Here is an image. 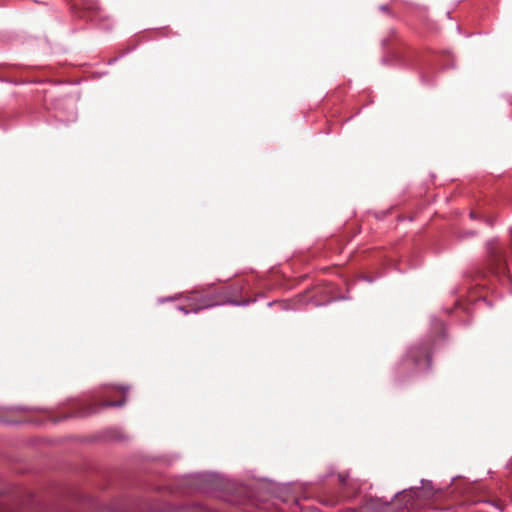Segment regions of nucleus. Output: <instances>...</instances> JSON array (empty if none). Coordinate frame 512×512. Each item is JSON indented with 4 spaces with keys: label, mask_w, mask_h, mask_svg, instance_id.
I'll list each match as a JSON object with an SVG mask.
<instances>
[{
    "label": "nucleus",
    "mask_w": 512,
    "mask_h": 512,
    "mask_svg": "<svg viewBox=\"0 0 512 512\" xmlns=\"http://www.w3.org/2000/svg\"><path fill=\"white\" fill-rule=\"evenodd\" d=\"M124 403H125L124 398L120 401L105 400L99 404L94 401H91V400L76 401L72 404V411L69 414L65 415L63 418L83 417V416H87V415L95 413L98 410V406H102V407L122 406Z\"/></svg>",
    "instance_id": "f257e3e1"
},
{
    "label": "nucleus",
    "mask_w": 512,
    "mask_h": 512,
    "mask_svg": "<svg viewBox=\"0 0 512 512\" xmlns=\"http://www.w3.org/2000/svg\"><path fill=\"white\" fill-rule=\"evenodd\" d=\"M489 268L492 273L497 275L505 274L506 264L503 258L502 248L496 241H490L487 244Z\"/></svg>",
    "instance_id": "f03ea898"
},
{
    "label": "nucleus",
    "mask_w": 512,
    "mask_h": 512,
    "mask_svg": "<svg viewBox=\"0 0 512 512\" xmlns=\"http://www.w3.org/2000/svg\"><path fill=\"white\" fill-rule=\"evenodd\" d=\"M410 358L419 368H429L431 356L427 345L415 347L410 351Z\"/></svg>",
    "instance_id": "7ed1b4c3"
},
{
    "label": "nucleus",
    "mask_w": 512,
    "mask_h": 512,
    "mask_svg": "<svg viewBox=\"0 0 512 512\" xmlns=\"http://www.w3.org/2000/svg\"><path fill=\"white\" fill-rule=\"evenodd\" d=\"M212 305H213V303H212V302H210V301H205V303H203V304H202V305H200L199 307H197V308L193 309V311H194V312H197V311H198V310H200V309L207 308V307H210V306H212Z\"/></svg>",
    "instance_id": "20e7f679"
},
{
    "label": "nucleus",
    "mask_w": 512,
    "mask_h": 512,
    "mask_svg": "<svg viewBox=\"0 0 512 512\" xmlns=\"http://www.w3.org/2000/svg\"><path fill=\"white\" fill-rule=\"evenodd\" d=\"M470 216H471V218H473V219H475V218L477 217V216H476V213H475V212H473V211L470 213Z\"/></svg>",
    "instance_id": "39448f33"
},
{
    "label": "nucleus",
    "mask_w": 512,
    "mask_h": 512,
    "mask_svg": "<svg viewBox=\"0 0 512 512\" xmlns=\"http://www.w3.org/2000/svg\"><path fill=\"white\" fill-rule=\"evenodd\" d=\"M120 391L124 393L125 389L123 387L120 388Z\"/></svg>",
    "instance_id": "423d86ee"
}]
</instances>
